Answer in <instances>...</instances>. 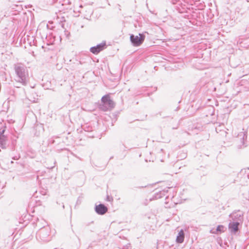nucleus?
Returning <instances> with one entry per match:
<instances>
[{
	"instance_id": "18",
	"label": "nucleus",
	"mask_w": 249,
	"mask_h": 249,
	"mask_svg": "<svg viewBox=\"0 0 249 249\" xmlns=\"http://www.w3.org/2000/svg\"><path fill=\"white\" fill-rule=\"evenodd\" d=\"M14 160H18V158H14Z\"/></svg>"
},
{
	"instance_id": "13",
	"label": "nucleus",
	"mask_w": 249,
	"mask_h": 249,
	"mask_svg": "<svg viewBox=\"0 0 249 249\" xmlns=\"http://www.w3.org/2000/svg\"><path fill=\"white\" fill-rule=\"evenodd\" d=\"M87 14H85V16L87 17H90L93 13V11L91 8H88L87 10L86 11Z\"/></svg>"
},
{
	"instance_id": "5",
	"label": "nucleus",
	"mask_w": 249,
	"mask_h": 249,
	"mask_svg": "<svg viewBox=\"0 0 249 249\" xmlns=\"http://www.w3.org/2000/svg\"><path fill=\"white\" fill-rule=\"evenodd\" d=\"M130 38L133 46H139L143 42L145 38V36L143 34H139L138 36L131 35Z\"/></svg>"
},
{
	"instance_id": "10",
	"label": "nucleus",
	"mask_w": 249,
	"mask_h": 249,
	"mask_svg": "<svg viewBox=\"0 0 249 249\" xmlns=\"http://www.w3.org/2000/svg\"><path fill=\"white\" fill-rule=\"evenodd\" d=\"M184 234L182 230H180L177 237L176 241L178 243H182L184 241Z\"/></svg>"
},
{
	"instance_id": "1",
	"label": "nucleus",
	"mask_w": 249,
	"mask_h": 249,
	"mask_svg": "<svg viewBox=\"0 0 249 249\" xmlns=\"http://www.w3.org/2000/svg\"><path fill=\"white\" fill-rule=\"evenodd\" d=\"M16 73L15 80L23 86H26L28 82L29 73L26 67L21 64H16L14 66Z\"/></svg>"
},
{
	"instance_id": "9",
	"label": "nucleus",
	"mask_w": 249,
	"mask_h": 249,
	"mask_svg": "<svg viewBox=\"0 0 249 249\" xmlns=\"http://www.w3.org/2000/svg\"><path fill=\"white\" fill-rule=\"evenodd\" d=\"M225 228L223 225H218L216 230L212 229L210 231V232L213 234H218L222 232H224Z\"/></svg>"
},
{
	"instance_id": "4",
	"label": "nucleus",
	"mask_w": 249,
	"mask_h": 249,
	"mask_svg": "<svg viewBox=\"0 0 249 249\" xmlns=\"http://www.w3.org/2000/svg\"><path fill=\"white\" fill-rule=\"evenodd\" d=\"M243 213L240 211L233 212L229 215V221L231 222H238V224H242L244 219Z\"/></svg>"
},
{
	"instance_id": "11",
	"label": "nucleus",
	"mask_w": 249,
	"mask_h": 249,
	"mask_svg": "<svg viewBox=\"0 0 249 249\" xmlns=\"http://www.w3.org/2000/svg\"><path fill=\"white\" fill-rule=\"evenodd\" d=\"M0 146L2 148H5L6 146V137L3 135H0Z\"/></svg>"
},
{
	"instance_id": "2",
	"label": "nucleus",
	"mask_w": 249,
	"mask_h": 249,
	"mask_svg": "<svg viewBox=\"0 0 249 249\" xmlns=\"http://www.w3.org/2000/svg\"><path fill=\"white\" fill-rule=\"evenodd\" d=\"M36 238L38 240L47 242L51 240V228L48 226H44L36 233Z\"/></svg>"
},
{
	"instance_id": "12",
	"label": "nucleus",
	"mask_w": 249,
	"mask_h": 249,
	"mask_svg": "<svg viewBox=\"0 0 249 249\" xmlns=\"http://www.w3.org/2000/svg\"><path fill=\"white\" fill-rule=\"evenodd\" d=\"M164 193H165V191L163 190L162 192H160L159 194L157 193L155 196V198L159 199V198L162 197L163 196L165 195Z\"/></svg>"
},
{
	"instance_id": "15",
	"label": "nucleus",
	"mask_w": 249,
	"mask_h": 249,
	"mask_svg": "<svg viewBox=\"0 0 249 249\" xmlns=\"http://www.w3.org/2000/svg\"><path fill=\"white\" fill-rule=\"evenodd\" d=\"M240 135H243V138L244 139V137L245 136V132H243L242 134H241Z\"/></svg>"
},
{
	"instance_id": "14",
	"label": "nucleus",
	"mask_w": 249,
	"mask_h": 249,
	"mask_svg": "<svg viewBox=\"0 0 249 249\" xmlns=\"http://www.w3.org/2000/svg\"><path fill=\"white\" fill-rule=\"evenodd\" d=\"M65 35L66 36V37L67 38H69L70 35V33L69 32H68V31H65Z\"/></svg>"
},
{
	"instance_id": "17",
	"label": "nucleus",
	"mask_w": 249,
	"mask_h": 249,
	"mask_svg": "<svg viewBox=\"0 0 249 249\" xmlns=\"http://www.w3.org/2000/svg\"><path fill=\"white\" fill-rule=\"evenodd\" d=\"M30 100L32 101L33 102H35V100H32L31 99H30Z\"/></svg>"
},
{
	"instance_id": "6",
	"label": "nucleus",
	"mask_w": 249,
	"mask_h": 249,
	"mask_svg": "<svg viewBox=\"0 0 249 249\" xmlns=\"http://www.w3.org/2000/svg\"><path fill=\"white\" fill-rule=\"evenodd\" d=\"M106 46V44L105 42L101 43L99 44H98L96 46H94L91 47L90 49V51L93 53L96 54H98L101 51L103 50Z\"/></svg>"
},
{
	"instance_id": "16",
	"label": "nucleus",
	"mask_w": 249,
	"mask_h": 249,
	"mask_svg": "<svg viewBox=\"0 0 249 249\" xmlns=\"http://www.w3.org/2000/svg\"><path fill=\"white\" fill-rule=\"evenodd\" d=\"M107 200L108 201H110V197H109L108 196H107Z\"/></svg>"
},
{
	"instance_id": "3",
	"label": "nucleus",
	"mask_w": 249,
	"mask_h": 249,
	"mask_svg": "<svg viewBox=\"0 0 249 249\" xmlns=\"http://www.w3.org/2000/svg\"><path fill=\"white\" fill-rule=\"evenodd\" d=\"M102 104L100 106V108L104 111L111 110L114 107V103L110 99L108 95H106L101 99Z\"/></svg>"
},
{
	"instance_id": "7",
	"label": "nucleus",
	"mask_w": 249,
	"mask_h": 249,
	"mask_svg": "<svg viewBox=\"0 0 249 249\" xmlns=\"http://www.w3.org/2000/svg\"><path fill=\"white\" fill-rule=\"evenodd\" d=\"M240 224L238 222L229 221L228 228L230 232L232 234H235L238 231V226Z\"/></svg>"
},
{
	"instance_id": "8",
	"label": "nucleus",
	"mask_w": 249,
	"mask_h": 249,
	"mask_svg": "<svg viewBox=\"0 0 249 249\" xmlns=\"http://www.w3.org/2000/svg\"><path fill=\"white\" fill-rule=\"evenodd\" d=\"M95 211L98 214L103 215L107 212V208L104 205L100 204L95 206Z\"/></svg>"
}]
</instances>
